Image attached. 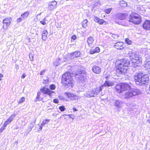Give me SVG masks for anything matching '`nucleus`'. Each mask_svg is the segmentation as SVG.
<instances>
[{
    "instance_id": "nucleus-1",
    "label": "nucleus",
    "mask_w": 150,
    "mask_h": 150,
    "mask_svg": "<svg viewBox=\"0 0 150 150\" xmlns=\"http://www.w3.org/2000/svg\"><path fill=\"white\" fill-rule=\"evenodd\" d=\"M129 57L131 61L126 58L120 61V62L119 64L116 69V73L118 74L117 75L120 74L124 75L129 67L138 68V65L141 64L142 63L141 58L136 52H132Z\"/></svg>"
},
{
    "instance_id": "nucleus-2",
    "label": "nucleus",
    "mask_w": 150,
    "mask_h": 150,
    "mask_svg": "<svg viewBox=\"0 0 150 150\" xmlns=\"http://www.w3.org/2000/svg\"><path fill=\"white\" fill-rule=\"evenodd\" d=\"M134 78L136 83L139 86H144L149 82L148 76L146 75H143L142 73L135 75Z\"/></svg>"
},
{
    "instance_id": "nucleus-3",
    "label": "nucleus",
    "mask_w": 150,
    "mask_h": 150,
    "mask_svg": "<svg viewBox=\"0 0 150 150\" xmlns=\"http://www.w3.org/2000/svg\"><path fill=\"white\" fill-rule=\"evenodd\" d=\"M103 88V86H101L99 87L92 89L88 91L86 93L84 94V96L88 98L95 97L101 91Z\"/></svg>"
},
{
    "instance_id": "nucleus-4",
    "label": "nucleus",
    "mask_w": 150,
    "mask_h": 150,
    "mask_svg": "<svg viewBox=\"0 0 150 150\" xmlns=\"http://www.w3.org/2000/svg\"><path fill=\"white\" fill-rule=\"evenodd\" d=\"M130 86L127 83H122L117 84L115 86L117 91L119 93H122L124 91L129 89Z\"/></svg>"
},
{
    "instance_id": "nucleus-5",
    "label": "nucleus",
    "mask_w": 150,
    "mask_h": 150,
    "mask_svg": "<svg viewBox=\"0 0 150 150\" xmlns=\"http://www.w3.org/2000/svg\"><path fill=\"white\" fill-rule=\"evenodd\" d=\"M141 19L139 15L137 14H131L129 16V21L134 24H139L141 22Z\"/></svg>"
},
{
    "instance_id": "nucleus-6",
    "label": "nucleus",
    "mask_w": 150,
    "mask_h": 150,
    "mask_svg": "<svg viewBox=\"0 0 150 150\" xmlns=\"http://www.w3.org/2000/svg\"><path fill=\"white\" fill-rule=\"evenodd\" d=\"M140 93V91L138 89H135L126 92L124 94L126 98H129L133 96L138 95Z\"/></svg>"
},
{
    "instance_id": "nucleus-7",
    "label": "nucleus",
    "mask_w": 150,
    "mask_h": 150,
    "mask_svg": "<svg viewBox=\"0 0 150 150\" xmlns=\"http://www.w3.org/2000/svg\"><path fill=\"white\" fill-rule=\"evenodd\" d=\"M67 80H69V81H70L71 80H73L72 76L69 72H66L62 76V82H64L65 84H67Z\"/></svg>"
},
{
    "instance_id": "nucleus-8",
    "label": "nucleus",
    "mask_w": 150,
    "mask_h": 150,
    "mask_svg": "<svg viewBox=\"0 0 150 150\" xmlns=\"http://www.w3.org/2000/svg\"><path fill=\"white\" fill-rule=\"evenodd\" d=\"M12 19L11 18L7 17L5 18L3 21L4 24L3 27L4 29H7L8 27L10 25Z\"/></svg>"
},
{
    "instance_id": "nucleus-9",
    "label": "nucleus",
    "mask_w": 150,
    "mask_h": 150,
    "mask_svg": "<svg viewBox=\"0 0 150 150\" xmlns=\"http://www.w3.org/2000/svg\"><path fill=\"white\" fill-rule=\"evenodd\" d=\"M128 16L127 13H119L115 14L114 16L115 18L121 20H123L125 19Z\"/></svg>"
},
{
    "instance_id": "nucleus-10",
    "label": "nucleus",
    "mask_w": 150,
    "mask_h": 150,
    "mask_svg": "<svg viewBox=\"0 0 150 150\" xmlns=\"http://www.w3.org/2000/svg\"><path fill=\"white\" fill-rule=\"evenodd\" d=\"M64 95L71 100H76L78 99L77 96L69 92L65 93Z\"/></svg>"
},
{
    "instance_id": "nucleus-11",
    "label": "nucleus",
    "mask_w": 150,
    "mask_h": 150,
    "mask_svg": "<svg viewBox=\"0 0 150 150\" xmlns=\"http://www.w3.org/2000/svg\"><path fill=\"white\" fill-rule=\"evenodd\" d=\"M75 76L79 81L83 82L84 80L85 77L83 76V74H82V71H80L79 73H76Z\"/></svg>"
},
{
    "instance_id": "nucleus-12",
    "label": "nucleus",
    "mask_w": 150,
    "mask_h": 150,
    "mask_svg": "<svg viewBox=\"0 0 150 150\" xmlns=\"http://www.w3.org/2000/svg\"><path fill=\"white\" fill-rule=\"evenodd\" d=\"M41 92L45 94H47L50 96H51L52 93H54V91H50L49 89L44 87L40 89Z\"/></svg>"
},
{
    "instance_id": "nucleus-13",
    "label": "nucleus",
    "mask_w": 150,
    "mask_h": 150,
    "mask_svg": "<svg viewBox=\"0 0 150 150\" xmlns=\"http://www.w3.org/2000/svg\"><path fill=\"white\" fill-rule=\"evenodd\" d=\"M123 43L121 42H118L115 45V47L118 50H122L124 47L123 46Z\"/></svg>"
},
{
    "instance_id": "nucleus-14",
    "label": "nucleus",
    "mask_w": 150,
    "mask_h": 150,
    "mask_svg": "<svg viewBox=\"0 0 150 150\" xmlns=\"http://www.w3.org/2000/svg\"><path fill=\"white\" fill-rule=\"evenodd\" d=\"M93 71L96 74H100L101 72V69L99 67L94 65L92 67Z\"/></svg>"
},
{
    "instance_id": "nucleus-15",
    "label": "nucleus",
    "mask_w": 150,
    "mask_h": 150,
    "mask_svg": "<svg viewBox=\"0 0 150 150\" xmlns=\"http://www.w3.org/2000/svg\"><path fill=\"white\" fill-rule=\"evenodd\" d=\"M143 27L146 30H150V21L146 20L145 21L143 25Z\"/></svg>"
},
{
    "instance_id": "nucleus-16",
    "label": "nucleus",
    "mask_w": 150,
    "mask_h": 150,
    "mask_svg": "<svg viewBox=\"0 0 150 150\" xmlns=\"http://www.w3.org/2000/svg\"><path fill=\"white\" fill-rule=\"evenodd\" d=\"M123 103L120 100H116L114 103L115 106L119 108H120L123 105Z\"/></svg>"
},
{
    "instance_id": "nucleus-17",
    "label": "nucleus",
    "mask_w": 150,
    "mask_h": 150,
    "mask_svg": "<svg viewBox=\"0 0 150 150\" xmlns=\"http://www.w3.org/2000/svg\"><path fill=\"white\" fill-rule=\"evenodd\" d=\"M69 80H67V84H65L64 82H62L63 85L66 87V88L69 87V88H72L73 86V80H71V81H69Z\"/></svg>"
},
{
    "instance_id": "nucleus-18",
    "label": "nucleus",
    "mask_w": 150,
    "mask_h": 150,
    "mask_svg": "<svg viewBox=\"0 0 150 150\" xmlns=\"http://www.w3.org/2000/svg\"><path fill=\"white\" fill-rule=\"evenodd\" d=\"M57 4V2L55 1L50 2L48 5L49 9L50 10L52 9L54 7H55Z\"/></svg>"
},
{
    "instance_id": "nucleus-19",
    "label": "nucleus",
    "mask_w": 150,
    "mask_h": 150,
    "mask_svg": "<svg viewBox=\"0 0 150 150\" xmlns=\"http://www.w3.org/2000/svg\"><path fill=\"white\" fill-rule=\"evenodd\" d=\"M100 52V49L99 47H97L94 49L92 48L90 49L89 53L90 54H93L96 53H98Z\"/></svg>"
},
{
    "instance_id": "nucleus-20",
    "label": "nucleus",
    "mask_w": 150,
    "mask_h": 150,
    "mask_svg": "<svg viewBox=\"0 0 150 150\" xmlns=\"http://www.w3.org/2000/svg\"><path fill=\"white\" fill-rule=\"evenodd\" d=\"M48 34V32L45 29L43 30L42 33V40H46Z\"/></svg>"
},
{
    "instance_id": "nucleus-21",
    "label": "nucleus",
    "mask_w": 150,
    "mask_h": 150,
    "mask_svg": "<svg viewBox=\"0 0 150 150\" xmlns=\"http://www.w3.org/2000/svg\"><path fill=\"white\" fill-rule=\"evenodd\" d=\"M94 41V39L92 37H90L88 38L87 41L88 46L91 47Z\"/></svg>"
},
{
    "instance_id": "nucleus-22",
    "label": "nucleus",
    "mask_w": 150,
    "mask_h": 150,
    "mask_svg": "<svg viewBox=\"0 0 150 150\" xmlns=\"http://www.w3.org/2000/svg\"><path fill=\"white\" fill-rule=\"evenodd\" d=\"M113 85L114 83L110 81H106L105 83L103 84V85H102L101 86H103V87L104 86L108 87L110 86H112Z\"/></svg>"
},
{
    "instance_id": "nucleus-23",
    "label": "nucleus",
    "mask_w": 150,
    "mask_h": 150,
    "mask_svg": "<svg viewBox=\"0 0 150 150\" xmlns=\"http://www.w3.org/2000/svg\"><path fill=\"white\" fill-rule=\"evenodd\" d=\"M29 14V12L27 11L25 12L21 15V17L23 19H24L28 17Z\"/></svg>"
},
{
    "instance_id": "nucleus-24",
    "label": "nucleus",
    "mask_w": 150,
    "mask_h": 150,
    "mask_svg": "<svg viewBox=\"0 0 150 150\" xmlns=\"http://www.w3.org/2000/svg\"><path fill=\"white\" fill-rule=\"evenodd\" d=\"M88 22V21L85 19L84 20L82 23V25L83 28H86L88 27L87 23Z\"/></svg>"
},
{
    "instance_id": "nucleus-25",
    "label": "nucleus",
    "mask_w": 150,
    "mask_h": 150,
    "mask_svg": "<svg viewBox=\"0 0 150 150\" xmlns=\"http://www.w3.org/2000/svg\"><path fill=\"white\" fill-rule=\"evenodd\" d=\"M60 60V59L59 58H58L57 59H56L55 61L53 62V64L55 65V66H58L59 64V61Z\"/></svg>"
},
{
    "instance_id": "nucleus-26",
    "label": "nucleus",
    "mask_w": 150,
    "mask_h": 150,
    "mask_svg": "<svg viewBox=\"0 0 150 150\" xmlns=\"http://www.w3.org/2000/svg\"><path fill=\"white\" fill-rule=\"evenodd\" d=\"M145 67H147L149 73L150 74V61H148L145 65Z\"/></svg>"
},
{
    "instance_id": "nucleus-27",
    "label": "nucleus",
    "mask_w": 150,
    "mask_h": 150,
    "mask_svg": "<svg viewBox=\"0 0 150 150\" xmlns=\"http://www.w3.org/2000/svg\"><path fill=\"white\" fill-rule=\"evenodd\" d=\"M112 8H108V9H105L104 11L107 14H109L110 13V12L112 10Z\"/></svg>"
},
{
    "instance_id": "nucleus-28",
    "label": "nucleus",
    "mask_w": 150,
    "mask_h": 150,
    "mask_svg": "<svg viewBox=\"0 0 150 150\" xmlns=\"http://www.w3.org/2000/svg\"><path fill=\"white\" fill-rule=\"evenodd\" d=\"M98 23L101 25H102L103 24H106L107 22L103 19H100Z\"/></svg>"
},
{
    "instance_id": "nucleus-29",
    "label": "nucleus",
    "mask_w": 150,
    "mask_h": 150,
    "mask_svg": "<svg viewBox=\"0 0 150 150\" xmlns=\"http://www.w3.org/2000/svg\"><path fill=\"white\" fill-rule=\"evenodd\" d=\"M16 115L15 114H13L8 119L11 122L15 117Z\"/></svg>"
},
{
    "instance_id": "nucleus-30",
    "label": "nucleus",
    "mask_w": 150,
    "mask_h": 150,
    "mask_svg": "<svg viewBox=\"0 0 150 150\" xmlns=\"http://www.w3.org/2000/svg\"><path fill=\"white\" fill-rule=\"evenodd\" d=\"M74 52L75 54V55L76 57H79L81 55V52L80 51H76Z\"/></svg>"
},
{
    "instance_id": "nucleus-31",
    "label": "nucleus",
    "mask_w": 150,
    "mask_h": 150,
    "mask_svg": "<svg viewBox=\"0 0 150 150\" xmlns=\"http://www.w3.org/2000/svg\"><path fill=\"white\" fill-rule=\"evenodd\" d=\"M11 122V121H10L9 120H8L7 119V120L4 123L3 126H4V127H6L7 126V125H8Z\"/></svg>"
},
{
    "instance_id": "nucleus-32",
    "label": "nucleus",
    "mask_w": 150,
    "mask_h": 150,
    "mask_svg": "<svg viewBox=\"0 0 150 150\" xmlns=\"http://www.w3.org/2000/svg\"><path fill=\"white\" fill-rule=\"evenodd\" d=\"M101 5L100 2L99 1H95L94 3L93 4V5L95 6H96L98 5Z\"/></svg>"
},
{
    "instance_id": "nucleus-33",
    "label": "nucleus",
    "mask_w": 150,
    "mask_h": 150,
    "mask_svg": "<svg viewBox=\"0 0 150 150\" xmlns=\"http://www.w3.org/2000/svg\"><path fill=\"white\" fill-rule=\"evenodd\" d=\"M49 88L51 90H54L56 88V86L54 84H52L50 86Z\"/></svg>"
},
{
    "instance_id": "nucleus-34",
    "label": "nucleus",
    "mask_w": 150,
    "mask_h": 150,
    "mask_svg": "<svg viewBox=\"0 0 150 150\" xmlns=\"http://www.w3.org/2000/svg\"><path fill=\"white\" fill-rule=\"evenodd\" d=\"M76 57L75 54L74 52L70 54V58L71 59H73Z\"/></svg>"
},
{
    "instance_id": "nucleus-35",
    "label": "nucleus",
    "mask_w": 150,
    "mask_h": 150,
    "mask_svg": "<svg viewBox=\"0 0 150 150\" xmlns=\"http://www.w3.org/2000/svg\"><path fill=\"white\" fill-rule=\"evenodd\" d=\"M125 41L126 43L129 45H130L132 43V41L128 38L125 39Z\"/></svg>"
},
{
    "instance_id": "nucleus-36",
    "label": "nucleus",
    "mask_w": 150,
    "mask_h": 150,
    "mask_svg": "<svg viewBox=\"0 0 150 150\" xmlns=\"http://www.w3.org/2000/svg\"><path fill=\"white\" fill-rule=\"evenodd\" d=\"M100 18L96 16H94L93 18L94 21L98 23Z\"/></svg>"
},
{
    "instance_id": "nucleus-37",
    "label": "nucleus",
    "mask_w": 150,
    "mask_h": 150,
    "mask_svg": "<svg viewBox=\"0 0 150 150\" xmlns=\"http://www.w3.org/2000/svg\"><path fill=\"white\" fill-rule=\"evenodd\" d=\"M112 37L115 40H117L118 38V36L116 34H112Z\"/></svg>"
},
{
    "instance_id": "nucleus-38",
    "label": "nucleus",
    "mask_w": 150,
    "mask_h": 150,
    "mask_svg": "<svg viewBox=\"0 0 150 150\" xmlns=\"http://www.w3.org/2000/svg\"><path fill=\"white\" fill-rule=\"evenodd\" d=\"M49 121H50L49 120L46 119V120H44L43 121L42 123L45 125L48 124Z\"/></svg>"
},
{
    "instance_id": "nucleus-39",
    "label": "nucleus",
    "mask_w": 150,
    "mask_h": 150,
    "mask_svg": "<svg viewBox=\"0 0 150 150\" xmlns=\"http://www.w3.org/2000/svg\"><path fill=\"white\" fill-rule=\"evenodd\" d=\"M66 116L72 119H74V115H66L65 114L63 115V116Z\"/></svg>"
},
{
    "instance_id": "nucleus-40",
    "label": "nucleus",
    "mask_w": 150,
    "mask_h": 150,
    "mask_svg": "<svg viewBox=\"0 0 150 150\" xmlns=\"http://www.w3.org/2000/svg\"><path fill=\"white\" fill-rule=\"evenodd\" d=\"M36 120L35 119L34 122H31L30 123V125H29V126H31L32 128H33L35 124V121Z\"/></svg>"
},
{
    "instance_id": "nucleus-41",
    "label": "nucleus",
    "mask_w": 150,
    "mask_h": 150,
    "mask_svg": "<svg viewBox=\"0 0 150 150\" xmlns=\"http://www.w3.org/2000/svg\"><path fill=\"white\" fill-rule=\"evenodd\" d=\"M59 109L62 111L63 112L65 110V108L64 106L62 105L60 106L59 107Z\"/></svg>"
},
{
    "instance_id": "nucleus-42",
    "label": "nucleus",
    "mask_w": 150,
    "mask_h": 150,
    "mask_svg": "<svg viewBox=\"0 0 150 150\" xmlns=\"http://www.w3.org/2000/svg\"><path fill=\"white\" fill-rule=\"evenodd\" d=\"M25 100V98L24 97H22L21 99L19 100L18 102L19 103H22Z\"/></svg>"
},
{
    "instance_id": "nucleus-43",
    "label": "nucleus",
    "mask_w": 150,
    "mask_h": 150,
    "mask_svg": "<svg viewBox=\"0 0 150 150\" xmlns=\"http://www.w3.org/2000/svg\"><path fill=\"white\" fill-rule=\"evenodd\" d=\"M32 128L31 127V126H28V128L27 129V132L28 133H29V132L32 130Z\"/></svg>"
},
{
    "instance_id": "nucleus-44",
    "label": "nucleus",
    "mask_w": 150,
    "mask_h": 150,
    "mask_svg": "<svg viewBox=\"0 0 150 150\" xmlns=\"http://www.w3.org/2000/svg\"><path fill=\"white\" fill-rule=\"evenodd\" d=\"M29 57L30 59V60L31 61H33V57L32 55V54H29Z\"/></svg>"
},
{
    "instance_id": "nucleus-45",
    "label": "nucleus",
    "mask_w": 150,
    "mask_h": 150,
    "mask_svg": "<svg viewBox=\"0 0 150 150\" xmlns=\"http://www.w3.org/2000/svg\"><path fill=\"white\" fill-rule=\"evenodd\" d=\"M40 96H38V95H37V96L36 98V99H37L38 101H41V100L42 99V98H41L40 97Z\"/></svg>"
},
{
    "instance_id": "nucleus-46",
    "label": "nucleus",
    "mask_w": 150,
    "mask_h": 150,
    "mask_svg": "<svg viewBox=\"0 0 150 150\" xmlns=\"http://www.w3.org/2000/svg\"><path fill=\"white\" fill-rule=\"evenodd\" d=\"M53 102L55 103H59L58 100L57 99H54L53 100Z\"/></svg>"
},
{
    "instance_id": "nucleus-47",
    "label": "nucleus",
    "mask_w": 150,
    "mask_h": 150,
    "mask_svg": "<svg viewBox=\"0 0 150 150\" xmlns=\"http://www.w3.org/2000/svg\"><path fill=\"white\" fill-rule=\"evenodd\" d=\"M40 22L41 24H42V25H45L46 23L45 21H40Z\"/></svg>"
},
{
    "instance_id": "nucleus-48",
    "label": "nucleus",
    "mask_w": 150,
    "mask_h": 150,
    "mask_svg": "<svg viewBox=\"0 0 150 150\" xmlns=\"http://www.w3.org/2000/svg\"><path fill=\"white\" fill-rule=\"evenodd\" d=\"M71 39L74 40H75L76 39V36L75 35H74L72 36Z\"/></svg>"
},
{
    "instance_id": "nucleus-49",
    "label": "nucleus",
    "mask_w": 150,
    "mask_h": 150,
    "mask_svg": "<svg viewBox=\"0 0 150 150\" xmlns=\"http://www.w3.org/2000/svg\"><path fill=\"white\" fill-rule=\"evenodd\" d=\"M22 19L21 17L18 18L17 19V22L18 23L22 21Z\"/></svg>"
},
{
    "instance_id": "nucleus-50",
    "label": "nucleus",
    "mask_w": 150,
    "mask_h": 150,
    "mask_svg": "<svg viewBox=\"0 0 150 150\" xmlns=\"http://www.w3.org/2000/svg\"><path fill=\"white\" fill-rule=\"evenodd\" d=\"M45 71H46V70H45V69H44V70H43L42 71H41L40 72V75H42L43 73H45Z\"/></svg>"
},
{
    "instance_id": "nucleus-51",
    "label": "nucleus",
    "mask_w": 150,
    "mask_h": 150,
    "mask_svg": "<svg viewBox=\"0 0 150 150\" xmlns=\"http://www.w3.org/2000/svg\"><path fill=\"white\" fill-rule=\"evenodd\" d=\"M59 98L60 100H65L64 98L61 96H59Z\"/></svg>"
},
{
    "instance_id": "nucleus-52",
    "label": "nucleus",
    "mask_w": 150,
    "mask_h": 150,
    "mask_svg": "<svg viewBox=\"0 0 150 150\" xmlns=\"http://www.w3.org/2000/svg\"><path fill=\"white\" fill-rule=\"evenodd\" d=\"M41 14V13H40L39 14H38L36 16V17L37 18V19H38L39 18V16H40Z\"/></svg>"
},
{
    "instance_id": "nucleus-53",
    "label": "nucleus",
    "mask_w": 150,
    "mask_h": 150,
    "mask_svg": "<svg viewBox=\"0 0 150 150\" xmlns=\"http://www.w3.org/2000/svg\"><path fill=\"white\" fill-rule=\"evenodd\" d=\"M26 76V75L25 74H23L22 76H21V77L22 78L24 79L25 78Z\"/></svg>"
},
{
    "instance_id": "nucleus-54",
    "label": "nucleus",
    "mask_w": 150,
    "mask_h": 150,
    "mask_svg": "<svg viewBox=\"0 0 150 150\" xmlns=\"http://www.w3.org/2000/svg\"><path fill=\"white\" fill-rule=\"evenodd\" d=\"M4 76L3 74H0V81H1L2 80V78Z\"/></svg>"
},
{
    "instance_id": "nucleus-55",
    "label": "nucleus",
    "mask_w": 150,
    "mask_h": 150,
    "mask_svg": "<svg viewBox=\"0 0 150 150\" xmlns=\"http://www.w3.org/2000/svg\"><path fill=\"white\" fill-rule=\"evenodd\" d=\"M73 110L74 112L78 111V110L75 108H73Z\"/></svg>"
},
{
    "instance_id": "nucleus-56",
    "label": "nucleus",
    "mask_w": 150,
    "mask_h": 150,
    "mask_svg": "<svg viewBox=\"0 0 150 150\" xmlns=\"http://www.w3.org/2000/svg\"><path fill=\"white\" fill-rule=\"evenodd\" d=\"M42 129V127L40 126V127L39 129V130H38V131H41Z\"/></svg>"
},
{
    "instance_id": "nucleus-57",
    "label": "nucleus",
    "mask_w": 150,
    "mask_h": 150,
    "mask_svg": "<svg viewBox=\"0 0 150 150\" xmlns=\"http://www.w3.org/2000/svg\"><path fill=\"white\" fill-rule=\"evenodd\" d=\"M40 94H41V93L40 92H38L37 93V95H38V96H40Z\"/></svg>"
},
{
    "instance_id": "nucleus-58",
    "label": "nucleus",
    "mask_w": 150,
    "mask_h": 150,
    "mask_svg": "<svg viewBox=\"0 0 150 150\" xmlns=\"http://www.w3.org/2000/svg\"><path fill=\"white\" fill-rule=\"evenodd\" d=\"M147 122H148V123H150V118L149 119H148L147 120Z\"/></svg>"
},
{
    "instance_id": "nucleus-59",
    "label": "nucleus",
    "mask_w": 150,
    "mask_h": 150,
    "mask_svg": "<svg viewBox=\"0 0 150 150\" xmlns=\"http://www.w3.org/2000/svg\"><path fill=\"white\" fill-rule=\"evenodd\" d=\"M44 126V125L42 123L40 125V126L43 127Z\"/></svg>"
},
{
    "instance_id": "nucleus-60",
    "label": "nucleus",
    "mask_w": 150,
    "mask_h": 150,
    "mask_svg": "<svg viewBox=\"0 0 150 150\" xmlns=\"http://www.w3.org/2000/svg\"><path fill=\"white\" fill-rule=\"evenodd\" d=\"M116 23H118V24H120V23L119 22H118V21H116Z\"/></svg>"
},
{
    "instance_id": "nucleus-61",
    "label": "nucleus",
    "mask_w": 150,
    "mask_h": 150,
    "mask_svg": "<svg viewBox=\"0 0 150 150\" xmlns=\"http://www.w3.org/2000/svg\"><path fill=\"white\" fill-rule=\"evenodd\" d=\"M43 20V21H46V18H45Z\"/></svg>"
},
{
    "instance_id": "nucleus-62",
    "label": "nucleus",
    "mask_w": 150,
    "mask_h": 150,
    "mask_svg": "<svg viewBox=\"0 0 150 150\" xmlns=\"http://www.w3.org/2000/svg\"><path fill=\"white\" fill-rule=\"evenodd\" d=\"M18 128H19L18 127V126H17V127H16V129H18Z\"/></svg>"
},
{
    "instance_id": "nucleus-63",
    "label": "nucleus",
    "mask_w": 150,
    "mask_h": 150,
    "mask_svg": "<svg viewBox=\"0 0 150 150\" xmlns=\"http://www.w3.org/2000/svg\"><path fill=\"white\" fill-rule=\"evenodd\" d=\"M123 2H124V3H123L124 4H125V2L124 1H122Z\"/></svg>"
},
{
    "instance_id": "nucleus-64",
    "label": "nucleus",
    "mask_w": 150,
    "mask_h": 150,
    "mask_svg": "<svg viewBox=\"0 0 150 150\" xmlns=\"http://www.w3.org/2000/svg\"><path fill=\"white\" fill-rule=\"evenodd\" d=\"M149 89L150 90V86H149Z\"/></svg>"
}]
</instances>
